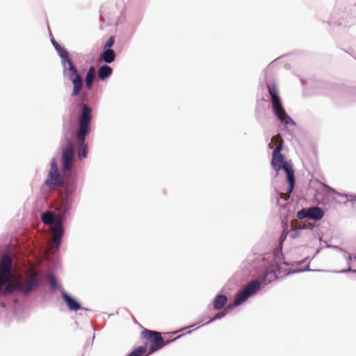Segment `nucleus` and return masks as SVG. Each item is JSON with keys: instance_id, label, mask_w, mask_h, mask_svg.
Segmentation results:
<instances>
[{"instance_id": "obj_8", "label": "nucleus", "mask_w": 356, "mask_h": 356, "mask_svg": "<svg viewBox=\"0 0 356 356\" xmlns=\"http://www.w3.org/2000/svg\"><path fill=\"white\" fill-rule=\"evenodd\" d=\"M259 287L260 283L257 280L248 283L242 291L236 293L234 304L232 306H237L245 302L251 295L256 293L259 289Z\"/></svg>"}, {"instance_id": "obj_20", "label": "nucleus", "mask_w": 356, "mask_h": 356, "mask_svg": "<svg viewBox=\"0 0 356 356\" xmlns=\"http://www.w3.org/2000/svg\"><path fill=\"white\" fill-rule=\"evenodd\" d=\"M15 291H18L16 284H11L10 282H8V284H6L4 287H2L1 290H0V295L3 296L11 295Z\"/></svg>"}, {"instance_id": "obj_19", "label": "nucleus", "mask_w": 356, "mask_h": 356, "mask_svg": "<svg viewBox=\"0 0 356 356\" xmlns=\"http://www.w3.org/2000/svg\"><path fill=\"white\" fill-rule=\"evenodd\" d=\"M54 48L57 52L58 56L60 58L61 60H65L66 58L70 56V53L67 51L63 46H61L60 44L57 43L54 44Z\"/></svg>"}, {"instance_id": "obj_12", "label": "nucleus", "mask_w": 356, "mask_h": 356, "mask_svg": "<svg viewBox=\"0 0 356 356\" xmlns=\"http://www.w3.org/2000/svg\"><path fill=\"white\" fill-rule=\"evenodd\" d=\"M60 63L63 67V76H71L72 73H76L78 71L70 56L67 57L65 60H61Z\"/></svg>"}, {"instance_id": "obj_17", "label": "nucleus", "mask_w": 356, "mask_h": 356, "mask_svg": "<svg viewBox=\"0 0 356 356\" xmlns=\"http://www.w3.org/2000/svg\"><path fill=\"white\" fill-rule=\"evenodd\" d=\"M113 72V69L106 65L100 67L97 72V75L99 79L105 80L108 78Z\"/></svg>"}, {"instance_id": "obj_18", "label": "nucleus", "mask_w": 356, "mask_h": 356, "mask_svg": "<svg viewBox=\"0 0 356 356\" xmlns=\"http://www.w3.org/2000/svg\"><path fill=\"white\" fill-rule=\"evenodd\" d=\"M42 221L45 225L53 224V230L54 229V223L56 220L55 214L52 212L46 211L41 216Z\"/></svg>"}, {"instance_id": "obj_15", "label": "nucleus", "mask_w": 356, "mask_h": 356, "mask_svg": "<svg viewBox=\"0 0 356 356\" xmlns=\"http://www.w3.org/2000/svg\"><path fill=\"white\" fill-rule=\"evenodd\" d=\"M291 229L289 232L292 238H297L300 236V230L305 228V225H301L297 220H292Z\"/></svg>"}, {"instance_id": "obj_9", "label": "nucleus", "mask_w": 356, "mask_h": 356, "mask_svg": "<svg viewBox=\"0 0 356 356\" xmlns=\"http://www.w3.org/2000/svg\"><path fill=\"white\" fill-rule=\"evenodd\" d=\"M61 299L65 302L67 310L70 312H76L79 310L88 311V309L83 307L81 302L67 291H63L60 295Z\"/></svg>"}, {"instance_id": "obj_27", "label": "nucleus", "mask_w": 356, "mask_h": 356, "mask_svg": "<svg viewBox=\"0 0 356 356\" xmlns=\"http://www.w3.org/2000/svg\"><path fill=\"white\" fill-rule=\"evenodd\" d=\"M290 193H289V186L288 187L287 192L286 193H280V197L285 200H287L290 197Z\"/></svg>"}, {"instance_id": "obj_29", "label": "nucleus", "mask_w": 356, "mask_h": 356, "mask_svg": "<svg viewBox=\"0 0 356 356\" xmlns=\"http://www.w3.org/2000/svg\"><path fill=\"white\" fill-rule=\"evenodd\" d=\"M50 38H51V42L52 44V45L54 46V44H57L58 42L56 41V40L54 39V38L53 37V35H51V33H50Z\"/></svg>"}, {"instance_id": "obj_1", "label": "nucleus", "mask_w": 356, "mask_h": 356, "mask_svg": "<svg viewBox=\"0 0 356 356\" xmlns=\"http://www.w3.org/2000/svg\"><path fill=\"white\" fill-rule=\"evenodd\" d=\"M75 106L74 111L81 113L79 119V127L76 130H73L72 126L69 127L65 135V143L61 147V172L59 171L56 157H53L49 163L50 168L47 178L41 186L43 193L46 189L63 188L65 195L70 197L71 194H74L76 191L77 177L72 172L74 160L73 141L82 147L81 150L78 152L79 159L87 158L88 153L86 137L89 134V98L86 91L81 93Z\"/></svg>"}, {"instance_id": "obj_30", "label": "nucleus", "mask_w": 356, "mask_h": 356, "mask_svg": "<svg viewBox=\"0 0 356 356\" xmlns=\"http://www.w3.org/2000/svg\"><path fill=\"white\" fill-rule=\"evenodd\" d=\"M0 306L3 308H6L7 307V303L5 301H1L0 302Z\"/></svg>"}, {"instance_id": "obj_7", "label": "nucleus", "mask_w": 356, "mask_h": 356, "mask_svg": "<svg viewBox=\"0 0 356 356\" xmlns=\"http://www.w3.org/2000/svg\"><path fill=\"white\" fill-rule=\"evenodd\" d=\"M40 284V279L37 274H32L28 280L24 282H18L16 286L18 292L24 297H28L36 291Z\"/></svg>"}, {"instance_id": "obj_22", "label": "nucleus", "mask_w": 356, "mask_h": 356, "mask_svg": "<svg viewBox=\"0 0 356 356\" xmlns=\"http://www.w3.org/2000/svg\"><path fill=\"white\" fill-rule=\"evenodd\" d=\"M232 307V306H231V305L229 307H227L226 308L224 309V310L222 312L217 313L212 318H211L209 320V322H211L216 319L221 318L224 317L227 314H228L229 312Z\"/></svg>"}, {"instance_id": "obj_10", "label": "nucleus", "mask_w": 356, "mask_h": 356, "mask_svg": "<svg viewBox=\"0 0 356 356\" xmlns=\"http://www.w3.org/2000/svg\"><path fill=\"white\" fill-rule=\"evenodd\" d=\"M324 216V211L319 207H314L309 209H303L298 212L297 217L302 220L309 218L315 220H321Z\"/></svg>"}, {"instance_id": "obj_14", "label": "nucleus", "mask_w": 356, "mask_h": 356, "mask_svg": "<svg viewBox=\"0 0 356 356\" xmlns=\"http://www.w3.org/2000/svg\"><path fill=\"white\" fill-rule=\"evenodd\" d=\"M115 53L113 49H105V50L100 54L99 60L104 61L106 63H111L115 60Z\"/></svg>"}, {"instance_id": "obj_3", "label": "nucleus", "mask_w": 356, "mask_h": 356, "mask_svg": "<svg viewBox=\"0 0 356 356\" xmlns=\"http://www.w3.org/2000/svg\"><path fill=\"white\" fill-rule=\"evenodd\" d=\"M282 143L277 145L273 151L271 165L275 171L283 169L286 174V180L289 184V193H292L295 185V175L293 165L291 163L284 161V156L281 154Z\"/></svg>"}, {"instance_id": "obj_4", "label": "nucleus", "mask_w": 356, "mask_h": 356, "mask_svg": "<svg viewBox=\"0 0 356 356\" xmlns=\"http://www.w3.org/2000/svg\"><path fill=\"white\" fill-rule=\"evenodd\" d=\"M140 337L145 341V345L147 346L148 352L146 356L154 353L170 343V340H165L161 336V333L147 329H144L141 332Z\"/></svg>"}, {"instance_id": "obj_2", "label": "nucleus", "mask_w": 356, "mask_h": 356, "mask_svg": "<svg viewBox=\"0 0 356 356\" xmlns=\"http://www.w3.org/2000/svg\"><path fill=\"white\" fill-rule=\"evenodd\" d=\"M74 194H71L70 198L65 195L63 205L58 209L55 214L56 220L54 223L53 242L56 245V250L58 252L62 243V239L65 234L64 224L66 222L72 208V203Z\"/></svg>"}, {"instance_id": "obj_25", "label": "nucleus", "mask_w": 356, "mask_h": 356, "mask_svg": "<svg viewBox=\"0 0 356 356\" xmlns=\"http://www.w3.org/2000/svg\"><path fill=\"white\" fill-rule=\"evenodd\" d=\"M176 334V332H172V333H164V337H163V338H165V339H170V342L175 340L176 339L179 338V337H174L172 339V337L173 335H175Z\"/></svg>"}, {"instance_id": "obj_6", "label": "nucleus", "mask_w": 356, "mask_h": 356, "mask_svg": "<svg viewBox=\"0 0 356 356\" xmlns=\"http://www.w3.org/2000/svg\"><path fill=\"white\" fill-rule=\"evenodd\" d=\"M13 277V259L8 254H3L0 259V290L10 282Z\"/></svg>"}, {"instance_id": "obj_21", "label": "nucleus", "mask_w": 356, "mask_h": 356, "mask_svg": "<svg viewBox=\"0 0 356 356\" xmlns=\"http://www.w3.org/2000/svg\"><path fill=\"white\" fill-rule=\"evenodd\" d=\"M147 352V346L146 345L140 346L135 348L128 356H146Z\"/></svg>"}, {"instance_id": "obj_31", "label": "nucleus", "mask_w": 356, "mask_h": 356, "mask_svg": "<svg viewBox=\"0 0 356 356\" xmlns=\"http://www.w3.org/2000/svg\"><path fill=\"white\" fill-rule=\"evenodd\" d=\"M268 147L270 149H273V143L270 142L268 145Z\"/></svg>"}, {"instance_id": "obj_28", "label": "nucleus", "mask_w": 356, "mask_h": 356, "mask_svg": "<svg viewBox=\"0 0 356 356\" xmlns=\"http://www.w3.org/2000/svg\"><path fill=\"white\" fill-rule=\"evenodd\" d=\"M85 73V83L86 87L89 89V70L83 69Z\"/></svg>"}, {"instance_id": "obj_26", "label": "nucleus", "mask_w": 356, "mask_h": 356, "mask_svg": "<svg viewBox=\"0 0 356 356\" xmlns=\"http://www.w3.org/2000/svg\"><path fill=\"white\" fill-rule=\"evenodd\" d=\"M90 86H92V83L95 79V69L94 67H92L90 66Z\"/></svg>"}, {"instance_id": "obj_23", "label": "nucleus", "mask_w": 356, "mask_h": 356, "mask_svg": "<svg viewBox=\"0 0 356 356\" xmlns=\"http://www.w3.org/2000/svg\"><path fill=\"white\" fill-rule=\"evenodd\" d=\"M271 142L273 143H277V145L280 144V143L282 142V146L284 145V140L282 138L280 134H277L276 136H274L271 138Z\"/></svg>"}, {"instance_id": "obj_24", "label": "nucleus", "mask_w": 356, "mask_h": 356, "mask_svg": "<svg viewBox=\"0 0 356 356\" xmlns=\"http://www.w3.org/2000/svg\"><path fill=\"white\" fill-rule=\"evenodd\" d=\"M115 38L113 36H111L104 44V49H109L114 44Z\"/></svg>"}, {"instance_id": "obj_5", "label": "nucleus", "mask_w": 356, "mask_h": 356, "mask_svg": "<svg viewBox=\"0 0 356 356\" xmlns=\"http://www.w3.org/2000/svg\"><path fill=\"white\" fill-rule=\"evenodd\" d=\"M266 88H268V93L270 96L273 109L277 118L281 122H284L286 124H294L295 122L287 115L286 111L284 110L282 106L281 98L279 95L277 86L275 84H267Z\"/></svg>"}, {"instance_id": "obj_16", "label": "nucleus", "mask_w": 356, "mask_h": 356, "mask_svg": "<svg viewBox=\"0 0 356 356\" xmlns=\"http://www.w3.org/2000/svg\"><path fill=\"white\" fill-rule=\"evenodd\" d=\"M227 302V298L225 295H217L213 301V307L215 310H220L224 307Z\"/></svg>"}, {"instance_id": "obj_13", "label": "nucleus", "mask_w": 356, "mask_h": 356, "mask_svg": "<svg viewBox=\"0 0 356 356\" xmlns=\"http://www.w3.org/2000/svg\"><path fill=\"white\" fill-rule=\"evenodd\" d=\"M50 290L52 293L58 291L62 294L63 291H65L62 284L58 282L57 277L54 273H49L47 276Z\"/></svg>"}, {"instance_id": "obj_11", "label": "nucleus", "mask_w": 356, "mask_h": 356, "mask_svg": "<svg viewBox=\"0 0 356 356\" xmlns=\"http://www.w3.org/2000/svg\"><path fill=\"white\" fill-rule=\"evenodd\" d=\"M64 78L71 81L73 85L72 97H77L83 88V80L79 71L76 73H72L71 76H66Z\"/></svg>"}]
</instances>
